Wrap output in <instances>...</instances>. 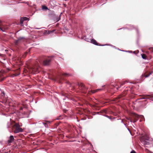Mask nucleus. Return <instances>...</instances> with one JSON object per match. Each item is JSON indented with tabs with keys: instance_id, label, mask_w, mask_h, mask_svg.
<instances>
[{
	"instance_id": "4468645a",
	"label": "nucleus",
	"mask_w": 153,
	"mask_h": 153,
	"mask_svg": "<svg viewBox=\"0 0 153 153\" xmlns=\"http://www.w3.org/2000/svg\"><path fill=\"white\" fill-rule=\"evenodd\" d=\"M15 126L16 128L20 127L21 126H20L19 123H16L15 124Z\"/></svg>"
},
{
	"instance_id": "9d476101",
	"label": "nucleus",
	"mask_w": 153,
	"mask_h": 153,
	"mask_svg": "<svg viewBox=\"0 0 153 153\" xmlns=\"http://www.w3.org/2000/svg\"><path fill=\"white\" fill-rule=\"evenodd\" d=\"M141 143L144 145H149V143L146 141L145 140H142L141 141Z\"/></svg>"
},
{
	"instance_id": "423d86ee",
	"label": "nucleus",
	"mask_w": 153,
	"mask_h": 153,
	"mask_svg": "<svg viewBox=\"0 0 153 153\" xmlns=\"http://www.w3.org/2000/svg\"><path fill=\"white\" fill-rule=\"evenodd\" d=\"M23 131V129L20 127L15 128V130L14 131V133H18L19 132H22Z\"/></svg>"
},
{
	"instance_id": "cd10ccee",
	"label": "nucleus",
	"mask_w": 153,
	"mask_h": 153,
	"mask_svg": "<svg viewBox=\"0 0 153 153\" xmlns=\"http://www.w3.org/2000/svg\"><path fill=\"white\" fill-rule=\"evenodd\" d=\"M110 46H113V47L114 48H115V46H113V45H110Z\"/></svg>"
},
{
	"instance_id": "4be33fe9",
	"label": "nucleus",
	"mask_w": 153,
	"mask_h": 153,
	"mask_svg": "<svg viewBox=\"0 0 153 153\" xmlns=\"http://www.w3.org/2000/svg\"><path fill=\"white\" fill-rule=\"evenodd\" d=\"M153 98V97L150 96H148V97L147 98L148 99H150Z\"/></svg>"
},
{
	"instance_id": "393cba45",
	"label": "nucleus",
	"mask_w": 153,
	"mask_h": 153,
	"mask_svg": "<svg viewBox=\"0 0 153 153\" xmlns=\"http://www.w3.org/2000/svg\"><path fill=\"white\" fill-rule=\"evenodd\" d=\"M60 19V16L58 18V19H57V21H58Z\"/></svg>"
},
{
	"instance_id": "2f4dec72",
	"label": "nucleus",
	"mask_w": 153,
	"mask_h": 153,
	"mask_svg": "<svg viewBox=\"0 0 153 153\" xmlns=\"http://www.w3.org/2000/svg\"><path fill=\"white\" fill-rule=\"evenodd\" d=\"M121 122L122 123H123V120H122V121H121Z\"/></svg>"
},
{
	"instance_id": "72a5a7b5",
	"label": "nucleus",
	"mask_w": 153,
	"mask_h": 153,
	"mask_svg": "<svg viewBox=\"0 0 153 153\" xmlns=\"http://www.w3.org/2000/svg\"><path fill=\"white\" fill-rule=\"evenodd\" d=\"M128 130L129 131H129V129H128Z\"/></svg>"
},
{
	"instance_id": "a878e982",
	"label": "nucleus",
	"mask_w": 153,
	"mask_h": 153,
	"mask_svg": "<svg viewBox=\"0 0 153 153\" xmlns=\"http://www.w3.org/2000/svg\"><path fill=\"white\" fill-rule=\"evenodd\" d=\"M124 84H125V83L124 82L122 83L121 84V85H123Z\"/></svg>"
},
{
	"instance_id": "dca6fc26",
	"label": "nucleus",
	"mask_w": 153,
	"mask_h": 153,
	"mask_svg": "<svg viewBox=\"0 0 153 153\" xmlns=\"http://www.w3.org/2000/svg\"><path fill=\"white\" fill-rule=\"evenodd\" d=\"M22 18L23 19V20L24 21H27V20L28 21V20H29V19L28 18H27L26 17H24Z\"/></svg>"
},
{
	"instance_id": "7ed1b4c3",
	"label": "nucleus",
	"mask_w": 153,
	"mask_h": 153,
	"mask_svg": "<svg viewBox=\"0 0 153 153\" xmlns=\"http://www.w3.org/2000/svg\"><path fill=\"white\" fill-rule=\"evenodd\" d=\"M85 40L88 42H91L95 45H98V43H97V42L95 40H94V39H89L88 38H85Z\"/></svg>"
},
{
	"instance_id": "20e7f679",
	"label": "nucleus",
	"mask_w": 153,
	"mask_h": 153,
	"mask_svg": "<svg viewBox=\"0 0 153 153\" xmlns=\"http://www.w3.org/2000/svg\"><path fill=\"white\" fill-rule=\"evenodd\" d=\"M51 61V59L50 57H48L46 59H45L43 62V65H48L49 64Z\"/></svg>"
},
{
	"instance_id": "5701e85b",
	"label": "nucleus",
	"mask_w": 153,
	"mask_h": 153,
	"mask_svg": "<svg viewBox=\"0 0 153 153\" xmlns=\"http://www.w3.org/2000/svg\"><path fill=\"white\" fill-rule=\"evenodd\" d=\"M105 117H107V118H108L109 119L111 120L112 119V118L111 117H110L108 115H106Z\"/></svg>"
},
{
	"instance_id": "bb28decb",
	"label": "nucleus",
	"mask_w": 153,
	"mask_h": 153,
	"mask_svg": "<svg viewBox=\"0 0 153 153\" xmlns=\"http://www.w3.org/2000/svg\"><path fill=\"white\" fill-rule=\"evenodd\" d=\"M39 62L40 63H42V61H40Z\"/></svg>"
},
{
	"instance_id": "c756f323",
	"label": "nucleus",
	"mask_w": 153,
	"mask_h": 153,
	"mask_svg": "<svg viewBox=\"0 0 153 153\" xmlns=\"http://www.w3.org/2000/svg\"><path fill=\"white\" fill-rule=\"evenodd\" d=\"M136 122V121L134 120V121L133 122V123H135Z\"/></svg>"
},
{
	"instance_id": "1a4fd4ad",
	"label": "nucleus",
	"mask_w": 153,
	"mask_h": 153,
	"mask_svg": "<svg viewBox=\"0 0 153 153\" xmlns=\"http://www.w3.org/2000/svg\"><path fill=\"white\" fill-rule=\"evenodd\" d=\"M134 116H135V117H140L142 120L143 119H144V117L143 115H140V116H139L138 115H137V114H136L135 113H134Z\"/></svg>"
},
{
	"instance_id": "ddd939ff",
	"label": "nucleus",
	"mask_w": 153,
	"mask_h": 153,
	"mask_svg": "<svg viewBox=\"0 0 153 153\" xmlns=\"http://www.w3.org/2000/svg\"><path fill=\"white\" fill-rule=\"evenodd\" d=\"M144 140H150V138L149 137L147 136L146 135L144 136Z\"/></svg>"
},
{
	"instance_id": "aec40b11",
	"label": "nucleus",
	"mask_w": 153,
	"mask_h": 153,
	"mask_svg": "<svg viewBox=\"0 0 153 153\" xmlns=\"http://www.w3.org/2000/svg\"><path fill=\"white\" fill-rule=\"evenodd\" d=\"M152 73V72L151 73H150L148 75H146V77H148V76H149V75L151 74Z\"/></svg>"
},
{
	"instance_id": "2eb2a0df",
	"label": "nucleus",
	"mask_w": 153,
	"mask_h": 153,
	"mask_svg": "<svg viewBox=\"0 0 153 153\" xmlns=\"http://www.w3.org/2000/svg\"><path fill=\"white\" fill-rule=\"evenodd\" d=\"M42 9L45 10H47L48 9V8L45 6H42Z\"/></svg>"
},
{
	"instance_id": "f03ea898",
	"label": "nucleus",
	"mask_w": 153,
	"mask_h": 153,
	"mask_svg": "<svg viewBox=\"0 0 153 153\" xmlns=\"http://www.w3.org/2000/svg\"><path fill=\"white\" fill-rule=\"evenodd\" d=\"M8 28V27L7 26L2 25L0 20V30L3 32H5L6 30Z\"/></svg>"
},
{
	"instance_id": "f257e3e1",
	"label": "nucleus",
	"mask_w": 153,
	"mask_h": 153,
	"mask_svg": "<svg viewBox=\"0 0 153 153\" xmlns=\"http://www.w3.org/2000/svg\"><path fill=\"white\" fill-rule=\"evenodd\" d=\"M78 85L79 88L82 90V92L85 93L88 88L85 87L84 85L82 83H80Z\"/></svg>"
},
{
	"instance_id": "a211bd4d",
	"label": "nucleus",
	"mask_w": 153,
	"mask_h": 153,
	"mask_svg": "<svg viewBox=\"0 0 153 153\" xmlns=\"http://www.w3.org/2000/svg\"><path fill=\"white\" fill-rule=\"evenodd\" d=\"M62 76H67L68 75V74H67V73H62Z\"/></svg>"
},
{
	"instance_id": "6ab92c4d",
	"label": "nucleus",
	"mask_w": 153,
	"mask_h": 153,
	"mask_svg": "<svg viewBox=\"0 0 153 153\" xmlns=\"http://www.w3.org/2000/svg\"><path fill=\"white\" fill-rule=\"evenodd\" d=\"M42 123L43 124V125L45 126V127H48V125L46 123Z\"/></svg>"
},
{
	"instance_id": "c85d7f7f",
	"label": "nucleus",
	"mask_w": 153,
	"mask_h": 153,
	"mask_svg": "<svg viewBox=\"0 0 153 153\" xmlns=\"http://www.w3.org/2000/svg\"><path fill=\"white\" fill-rule=\"evenodd\" d=\"M124 124L126 127V124L125 123H124Z\"/></svg>"
},
{
	"instance_id": "f3484780",
	"label": "nucleus",
	"mask_w": 153,
	"mask_h": 153,
	"mask_svg": "<svg viewBox=\"0 0 153 153\" xmlns=\"http://www.w3.org/2000/svg\"><path fill=\"white\" fill-rule=\"evenodd\" d=\"M142 58L144 59H146V55L144 54H143L142 55Z\"/></svg>"
},
{
	"instance_id": "9b49d317",
	"label": "nucleus",
	"mask_w": 153,
	"mask_h": 153,
	"mask_svg": "<svg viewBox=\"0 0 153 153\" xmlns=\"http://www.w3.org/2000/svg\"><path fill=\"white\" fill-rule=\"evenodd\" d=\"M24 21L23 20V19L22 18L20 19V25L21 26H23V22Z\"/></svg>"
},
{
	"instance_id": "0eeeda50",
	"label": "nucleus",
	"mask_w": 153,
	"mask_h": 153,
	"mask_svg": "<svg viewBox=\"0 0 153 153\" xmlns=\"http://www.w3.org/2000/svg\"><path fill=\"white\" fill-rule=\"evenodd\" d=\"M32 70L33 72H38V68L36 66H33L32 67Z\"/></svg>"
},
{
	"instance_id": "39448f33",
	"label": "nucleus",
	"mask_w": 153,
	"mask_h": 153,
	"mask_svg": "<svg viewBox=\"0 0 153 153\" xmlns=\"http://www.w3.org/2000/svg\"><path fill=\"white\" fill-rule=\"evenodd\" d=\"M25 39V38L23 37H19L18 39L16 40L15 42V44L16 45H17L18 43L21 42L23 41V40Z\"/></svg>"
},
{
	"instance_id": "6e6552de",
	"label": "nucleus",
	"mask_w": 153,
	"mask_h": 153,
	"mask_svg": "<svg viewBox=\"0 0 153 153\" xmlns=\"http://www.w3.org/2000/svg\"><path fill=\"white\" fill-rule=\"evenodd\" d=\"M14 140V137L13 136L11 135L10 137L8 140V142L9 143H11Z\"/></svg>"
},
{
	"instance_id": "473e14b6",
	"label": "nucleus",
	"mask_w": 153,
	"mask_h": 153,
	"mask_svg": "<svg viewBox=\"0 0 153 153\" xmlns=\"http://www.w3.org/2000/svg\"><path fill=\"white\" fill-rule=\"evenodd\" d=\"M127 51V52H130V51Z\"/></svg>"
},
{
	"instance_id": "412c9836",
	"label": "nucleus",
	"mask_w": 153,
	"mask_h": 153,
	"mask_svg": "<svg viewBox=\"0 0 153 153\" xmlns=\"http://www.w3.org/2000/svg\"><path fill=\"white\" fill-rule=\"evenodd\" d=\"M126 118L127 120H129L131 123L132 122V120L131 119H129L128 118L126 117Z\"/></svg>"
},
{
	"instance_id": "7c9ffc66",
	"label": "nucleus",
	"mask_w": 153,
	"mask_h": 153,
	"mask_svg": "<svg viewBox=\"0 0 153 153\" xmlns=\"http://www.w3.org/2000/svg\"><path fill=\"white\" fill-rule=\"evenodd\" d=\"M101 45V46H104V45ZM100 46H101V45H99Z\"/></svg>"
},
{
	"instance_id": "b1692460",
	"label": "nucleus",
	"mask_w": 153,
	"mask_h": 153,
	"mask_svg": "<svg viewBox=\"0 0 153 153\" xmlns=\"http://www.w3.org/2000/svg\"><path fill=\"white\" fill-rule=\"evenodd\" d=\"M130 153H135V152L134 150H132Z\"/></svg>"
},
{
	"instance_id": "f8f14e48",
	"label": "nucleus",
	"mask_w": 153,
	"mask_h": 153,
	"mask_svg": "<svg viewBox=\"0 0 153 153\" xmlns=\"http://www.w3.org/2000/svg\"><path fill=\"white\" fill-rule=\"evenodd\" d=\"M103 89H97L93 91H92V93H94L95 92H98L99 91H101L103 90Z\"/></svg>"
},
{
	"instance_id": "f704fd0d",
	"label": "nucleus",
	"mask_w": 153,
	"mask_h": 153,
	"mask_svg": "<svg viewBox=\"0 0 153 153\" xmlns=\"http://www.w3.org/2000/svg\"><path fill=\"white\" fill-rule=\"evenodd\" d=\"M140 121H141V120H140Z\"/></svg>"
}]
</instances>
